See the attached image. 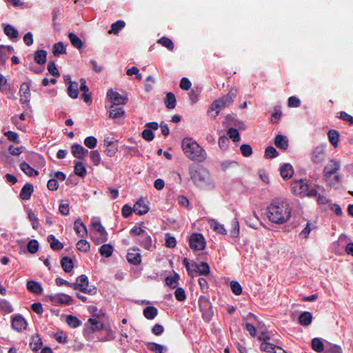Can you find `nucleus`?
<instances>
[{"label": "nucleus", "instance_id": "34", "mask_svg": "<svg viewBox=\"0 0 353 353\" xmlns=\"http://www.w3.org/2000/svg\"><path fill=\"white\" fill-rule=\"evenodd\" d=\"M74 173L76 175L81 177H84L86 175V168L82 162L78 161L75 163Z\"/></svg>", "mask_w": 353, "mask_h": 353}, {"label": "nucleus", "instance_id": "36", "mask_svg": "<svg viewBox=\"0 0 353 353\" xmlns=\"http://www.w3.org/2000/svg\"><path fill=\"white\" fill-rule=\"evenodd\" d=\"M88 323L90 325V330L92 332L99 331L103 329V323L95 318H90Z\"/></svg>", "mask_w": 353, "mask_h": 353}, {"label": "nucleus", "instance_id": "28", "mask_svg": "<svg viewBox=\"0 0 353 353\" xmlns=\"http://www.w3.org/2000/svg\"><path fill=\"white\" fill-rule=\"evenodd\" d=\"M0 310L4 314H8L13 312V308L10 302L7 300L0 299Z\"/></svg>", "mask_w": 353, "mask_h": 353}, {"label": "nucleus", "instance_id": "38", "mask_svg": "<svg viewBox=\"0 0 353 353\" xmlns=\"http://www.w3.org/2000/svg\"><path fill=\"white\" fill-rule=\"evenodd\" d=\"M69 39L72 43V45L77 48V49H80L83 46L82 41L73 32H70L68 34Z\"/></svg>", "mask_w": 353, "mask_h": 353}, {"label": "nucleus", "instance_id": "30", "mask_svg": "<svg viewBox=\"0 0 353 353\" xmlns=\"http://www.w3.org/2000/svg\"><path fill=\"white\" fill-rule=\"evenodd\" d=\"M21 170L28 176H32L38 175L39 172L30 167L27 163L23 162L20 164Z\"/></svg>", "mask_w": 353, "mask_h": 353}, {"label": "nucleus", "instance_id": "14", "mask_svg": "<svg viewBox=\"0 0 353 353\" xmlns=\"http://www.w3.org/2000/svg\"><path fill=\"white\" fill-rule=\"evenodd\" d=\"M74 230L76 234L81 237L87 236V229L85 225L83 224L81 219L75 220L74 223Z\"/></svg>", "mask_w": 353, "mask_h": 353}, {"label": "nucleus", "instance_id": "24", "mask_svg": "<svg viewBox=\"0 0 353 353\" xmlns=\"http://www.w3.org/2000/svg\"><path fill=\"white\" fill-rule=\"evenodd\" d=\"M48 241L50 245V248L54 251L60 250L63 248V243H61L52 234H50L48 236Z\"/></svg>", "mask_w": 353, "mask_h": 353}, {"label": "nucleus", "instance_id": "4", "mask_svg": "<svg viewBox=\"0 0 353 353\" xmlns=\"http://www.w3.org/2000/svg\"><path fill=\"white\" fill-rule=\"evenodd\" d=\"M190 177L193 183L201 188H205L212 185L209 173L203 168L192 170L190 171Z\"/></svg>", "mask_w": 353, "mask_h": 353}, {"label": "nucleus", "instance_id": "39", "mask_svg": "<svg viewBox=\"0 0 353 353\" xmlns=\"http://www.w3.org/2000/svg\"><path fill=\"white\" fill-rule=\"evenodd\" d=\"M113 252V247L110 244H104L99 248V253L105 257H110Z\"/></svg>", "mask_w": 353, "mask_h": 353}, {"label": "nucleus", "instance_id": "3", "mask_svg": "<svg viewBox=\"0 0 353 353\" xmlns=\"http://www.w3.org/2000/svg\"><path fill=\"white\" fill-rule=\"evenodd\" d=\"M291 190L295 195L300 196H316L317 191L309 186L303 179L296 180L291 183Z\"/></svg>", "mask_w": 353, "mask_h": 353}, {"label": "nucleus", "instance_id": "15", "mask_svg": "<svg viewBox=\"0 0 353 353\" xmlns=\"http://www.w3.org/2000/svg\"><path fill=\"white\" fill-rule=\"evenodd\" d=\"M149 208L143 199L138 200L133 206V212L139 215L146 214Z\"/></svg>", "mask_w": 353, "mask_h": 353}, {"label": "nucleus", "instance_id": "49", "mask_svg": "<svg viewBox=\"0 0 353 353\" xmlns=\"http://www.w3.org/2000/svg\"><path fill=\"white\" fill-rule=\"evenodd\" d=\"M279 156V152L273 146H268L265 150V157L272 159Z\"/></svg>", "mask_w": 353, "mask_h": 353}, {"label": "nucleus", "instance_id": "61", "mask_svg": "<svg viewBox=\"0 0 353 353\" xmlns=\"http://www.w3.org/2000/svg\"><path fill=\"white\" fill-rule=\"evenodd\" d=\"M274 347L275 345L268 341H263L261 344L260 348L263 352H272Z\"/></svg>", "mask_w": 353, "mask_h": 353}, {"label": "nucleus", "instance_id": "63", "mask_svg": "<svg viewBox=\"0 0 353 353\" xmlns=\"http://www.w3.org/2000/svg\"><path fill=\"white\" fill-rule=\"evenodd\" d=\"M90 158L95 165H97L101 161V156L97 150L90 152Z\"/></svg>", "mask_w": 353, "mask_h": 353}, {"label": "nucleus", "instance_id": "6", "mask_svg": "<svg viewBox=\"0 0 353 353\" xmlns=\"http://www.w3.org/2000/svg\"><path fill=\"white\" fill-rule=\"evenodd\" d=\"M106 97L113 105H123L128 101L127 94L124 92L119 93L117 90H108Z\"/></svg>", "mask_w": 353, "mask_h": 353}, {"label": "nucleus", "instance_id": "52", "mask_svg": "<svg viewBox=\"0 0 353 353\" xmlns=\"http://www.w3.org/2000/svg\"><path fill=\"white\" fill-rule=\"evenodd\" d=\"M228 135L234 142H238L240 141V135L236 128H229L228 130Z\"/></svg>", "mask_w": 353, "mask_h": 353}, {"label": "nucleus", "instance_id": "13", "mask_svg": "<svg viewBox=\"0 0 353 353\" xmlns=\"http://www.w3.org/2000/svg\"><path fill=\"white\" fill-rule=\"evenodd\" d=\"M71 152L73 156L77 159H83L89 152L87 149L79 144L72 145Z\"/></svg>", "mask_w": 353, "mask_h": 353}, {"label": "nucleus", "instance_id": "35", "mask_svg": "<svg viewBox=\"0 0 353 353\" xmlns=\"http://www.w3.org/2000/svg\"><path fill=\"white\" fill-rule=\"evenodd\" d=\"M312 347L315 352L321 353L324 350V344L321 339L314 338L312 341Z\"/></svg>", "mask_w": 353, "mask_h": 353}, {"label": "nucleus", "instance_id": "7", "mask_svg": "<svg viewBox=\"0 0 353 353\" xmlns=\"http://www.w3.org/2000/svg\"><path fill=\"white\" fill-rule=\"evenodd\" d=\"M189 243L190 248L194 250H202L205 247V241L201 234H193L191 235Z\"/></svg>", "mask_w": 353, "mask_h": 353}, {"label": "nucleus", "instance_id": "53", "mask_svg": "<svg viewBox=\"0 0 353 353\" xmlns=\"http://www.w3.org/2000/svg\"><path fill=\"white\" fill-rule=\"evenodd\" d=\"M235 96H236V94L234 93L230 92L227 95L219 99V100L221 101V103H223V104L225 107H227L228 105H229L230 104L232 103Z\"/></svg>", "mask_w": 353, "mask_h": 353}, {"label": "nucleus", "instance_id": "22", "mask_svg": "<svg viewBox=\"0 0 353 353\" xmlns=\"http://www.w3.org/2000/svg\"><path fill=\"white\" fill-rule=\"evenodd\" d=\"M28 290L34 294H40L43 291V288L39 282L34 281H29L27 283Z\"/></svg>", "mask_w": 353, "mask_h": 353}, {"label": "nucleus", "instance_id": "51", "mask_svg": "<svg viewBox=\"0 0 353 353\" xmlns=\"http://www.w3.org/2000/svg\"><path fill=\"white\" fill-rule=\"evenodd\" d=\"M28 250L31 254H35L39 250V243L37 240H30L27 245Z\"/></svg>", "mask_w": 353, "mask_h": 353}, {"label": "nucleus", "instance_id": "2", "mask_svg": "<svg viewBox=\"0 0 353 353\" xmlns=\"http://www.w3.org/2000/svg\"><path fill=\"white\" fill-rule=\"evenodd\" d=\"M287 213V203L280 199H276L268 207V218L270 221L275 223L285 222V216Z\"/></svg>", "mask_w": 353, "mask_h": 353}, {"label": "nucleus", "instance_id": "50", "mask_svg": "<svg viewBox=\"0 0 353 353\" xmlns=\"http://www.w3.org/2000/svg\"><path fill=\"white\" fill-rule=\"evenodd\" d=\"M90 248V245L86 240H80L77 243V248L81 252H87Z\"/></svg>", "mask_w": 353, "mask_h": 353}, {"label": "nucleus", "instance_id": "25", "mask_svg": "<svg viewBox=\"0 0 353 353\" xmlns=\"http://www.w3.org/2000/svg\"><path fill=\"white\" fill-rule=\"evenodd\" d=\"M47 52L44 50H38L34 53V59L36 63L43 65L46 62Z\"/></svg>", "mask_w": 353, "mask_h": 353}, {"label": "nucleus", "instance_id": "31", "mask_svg": "<svg viewBox=\"0 0 353 353\" xmlns=\"http://www.w3.org/2000/svg\"><path fill=\"white\" fill-rule=\"evenodd\" d=\"M4 33L10 39H15L19 37L18 30L9 24L4 27Z\"/></svg>", "mask_w": 353, "mask_h": 353}, {"label": "nucleus", "instance_id": "54", "mask_svg": "<svg viewBox=\"0 0 353 353\" xmlns=\"http://www.w3.org/2000/svg\"><path fill=\"white\" fill-rule=\"evenodd\" d=\"M188 97L192 102V103H196L199 101V97L200 95L199 90H188Z\"/></svg>", "mask_w": 353, "mask_h": 353}, {"label": "nucleus", "instance_id": "29", "mask_svg": "<svg viewBox=\"0 0 353 353\" xmlns=\"http://www.w3.org/2000/svg\"><path fill=\"white\" fill-rule=\"evenodd\" d=\"M157 309L153 306L146 307L143 310L144 316L149 320L154 319L157 316Z\"/></svg>", "mask_w": 353, "mask_h": 353}, {"label": "nucleus", "instance_id": "19", "mask_svg": "<svg viewBox=\"0 0 353 353\" xmlns=\"http://www.w3.org/2000/svg\"><path fill=\"white\" fill-rule=\"evenodd\" d=\"M208 223L210 226V228L215 231L216 232L221 234H226L227 230L225 228L224 225L223 224H221L217 221L214 219H210L208 221Z\"/></svg>", "mask_w": 353, "mask_h": 353}, {"label": "nucleus", "instance_id": "46", "mask_svg": "<svg viewBox=\"0 0 353 353\" xmlns=\"http://www.w3.org/2000/svg\"><path fill=\"white\" fill-rule=\"evenodd\" d=\"M20 101L22 104H28L30 99V90H19Z\"/></svg>", "mask_w": 353, "mask_h": 353}, {"label": "nucleus", "instance_id": "45", "mask_svg": "<svg viewBox=\"0 0 353 353\" xmlns=\"http://www.w3.org/2000/svg\"><path fill=\"white\" fill-rule=\"evenodd\" d=\"M71 285H72L71 287L74 290H79L83 292L88 293L90 294H92L95 293V289H89L88 290L86 288H84L83 284H80V283H78L77 281L74 283H71Z\"/></svg>", "mask_w": 353, "mask_h": 353}, {"label": "nucleus", "instance_id": "23", "mask_svg": "<svg viewBox=\"0 0 353 353\" xmlns=\"http://www.w3.org/2000/svg\"><path fill=\"white\" fill-rule=\"evenodd\" d=\"M312 321V315L310 312L301 313L299 317V322L303 326H308Z\"/></svg>", "mask_w": 353, "mask_h": 353}, {"label": "nucleus", "instance_id": "40", "mask_svg": "<svg viewBox=\"0 0 353 353\" xmlns=\"http://www.w3.org/2000/svg\"><path fill=\"white\" fill-rule=\"evenodd\" d=\"M328 137L330 142L332 143V145L336 148L338 145V141H339V132L335 130H331L328 132Z\"/></svg>", "mask_w": 353, "mask_h": 353}, {"label": "nucleus", "instance_id": "8", "mask_svg": "<svg viewBox=\"0 0 353 353\" xmlns=\"http://www.w3.org/2000/svg\"><path fill=\"white\" fill-rule=\"evenodd\" d=\"M50 301L54 305H70L72 304V298L65 294H55L49 296Z\"/></svg>", "mask_w": 353, "mask_h": 353}, {"label": "nucleus", "instance_id": "37", "mask_svg": "<svg viewBox=\"0 0 353 353\" xmlns=\"http://www.w3.org/2000/svg\"><path fill=\"white\" fill-rule=\"evenodd\" d=\"M274 144L280 149L285 150L287 149V141L283 135L278 134L274 139Z\"/></svg>", "mask_w": 353, "mask_h": 353}, {"label": "nucleus", "instance_id": "64", "mask_svg": "<svg viewBox=\"0 0 353 353\" xmlns=\"http://www.w3.org/2000/svg\"><path fill=\"white\" fill-rule=\"evenodd\" d=\"M242 154L245 157H249L252 153V148L250 145L243 144L240 148Z\"/></svg>", "mask_w": 353, "mask_h": 353}, {"label": "nucleus", "instance_id": "17", "mask_svg": "<svg viewBox=\"0 0 353 353\" xmlns=\"http://www.w3.org/2000/svg\"><path fill=\"white\" fill-rule=\"evenodd\" d=\"M192 266L196 268V271H197L201 275H208L210 274V266L205 262H201L200 264H197L196 263L192 262Z\"/></svg>", "mask_w": 353, "mask_h": 353}, {"label": "nucleus", "instance_id": "56", "mask_svg": "<svg viewBox=\"0 0 353 353\" xmlns=\"http://www.w3.org/2000/svg\"><path fill=\"white\" fill-rule=\"evenodd\" d=\"M97 140L95 137L90 136L88 137L84 140V144L86 147H88L90 149H92L95 148L97 145Z\"/></svg>", "mask_w": 353, "mask_h": 353}, {"label": "nucleus", "instance_id": "10", "mask_svg": "<svg viewBox=\"0 0 353 353\" xmlns=\"http://www.w3.org/2000/svg\"><path fill=\"white\" fill-rule=\"evenodd\" d=\"M325 159V147L317 146L313 151L312 160L314 163H321Z\"/></svg>", "mask_w": 353, "mask_h": 353}, {"label": "nucleus", "instance_id": "48", "mask_svg": "<svg viewBox=\"0 0 353 353\" xmlns=\"http://www.w3.org/2000/svg\"><path fill=\"white\" fill-rule=\"evenodd\" d=\"M67 323L72 327L76 328L81 325V321L79 319L72 315H68L66 317Z\"/></svg>", "mask_w": 353, "mask_h": 353}, {"label": "nucleus", "instance_id": "33", "mask_svg": "<svg viewBox=\"0 0 353 353\" xmlns=\"http://www.w3.org/2000/svg\"><path fill=\"white\" fill-rule=\"evenodd\" d=\"M157 43L162 45L163 47L168 48L169 50L172 51L174 48L173 41L168 37H162L160 38Z\"/></svg>", "mask_w": 353, "mask_h": 353}, {"label": "nucleus", "instance_id": "43", "mask_svg": "<svg viewBox=\"0 0 353 353\" xmlns=\"http://www.w3.org/2000/svg\"><path fill=\"white\" fill-rule=\"evenodd\" d=\"M147 347L154 353H163V351L165 349L164 346L152 342L148 343Z\"/></svg>", "mask_w": 353, "mask_h": 353}, {"label": "nucleus", "instance_id": "41", "mask_svg": "<svg viewBox=\"0 0 353 353\" xmlns=\"http://www.w3.org/2000/svg\"><path fill=\"white\" fill-rule=\"evenodd\" d=\"M66 53V49L62 42H59L53 46V54L55 57H59L61 54Z\"/></svg>", "mask_w": 353, "mask_h": 353}, {"label": "nucleus", "instance_id": "26", "mask_svg": "<svg viewBox=\"0 0 353 353\" xmlns=\"http://www.w3.org/2000/svg\"><path fill=\"white\" fill-rule=\"evenodd\" d=\"M165 106L168 109H173L176 106V97L172 92H168L164 99Z\"/></svg>", "mask_w": 353, "mask_h": 353}, {"label": "nucleus", "instance_id": "16", "mask_svg": "<svg viewBox=\"0 0 353 353\" xmlns=\"http://www.w3.org/2000/svg\"><path fill=\"white\" fill-rule=\"evenodd\" d=\"M115 106L116 105H110L108 107L109 109V117L110 119L120 118L125 114V111L123 108Z\"/></svg>", "mask_w": 353, "mask_h": 353}, {"label": "nucleus", "instance_id": "1", "mask_svg": "<svg viewBox=\"0 0 353 353\" xmlns=\"http://www.w3.org/2000/svg\"><path fill=\"white\" fill-rule=\"evenodd\" d=\"M181 147L185 156L192 161L201 163L207 158L204 148L192 138H184L181 142Z\"/></svg>", "mask_w": 353, "mask_h": 353}, {"label": "nucleus", "instance_id": "47", "mask_svg": "<svg viewBox=\"0 0 353 353\" xmlns=\"http://www.w3.org/2000/svg\"><path fill=\"white\" fill-rule=\"evenodd\" d=\"M179 279V276L178 274L167 276L165 279V283L170 288H175L176 287Z\"/></svg>", "mask_w": 353, "mask_h": 353}, {"label": "nucleus", "instance_id": "18", "mask_svg": "<svg viewBox=\"0 0 353 353\" xmlns=\"http://www.w3.org/2000/svg\"><path fill=\"white\" fill-rule=\"evenodd\" d=\"M93 229L99 233L102 242H105L108 241V233L105 229V228L101 225V223L99 221L93 222L92 223Z\"/></svg>", "mask_w": 353, "mask_h": 353}, {"label": "nucleus", "instance_id": "57", "mask_svg": "<svg viewBox=\"0 0 353 353\" xmlns=\"http://www.w3.org/2000/svg\"><path fill=\"white\" fill-rule=\"evenodd\" d=\"M21 85L20 88H30V87L37 85L32 81V80L29 79L26 77H22L21 78Z\"/></svg>", "mask_w": 353, "mask_h": 353}, {"label": "nucleus", "instance_id": "20", "mask_svg": "<svg viewBox=\"0 0 353 353\" xmlns=\"http://www.w3.org/2000/svg\"><path fill=\"white\" fill-rule=\"evenodd\" d=\"M33 185L30 183H26L21 189L20 192V197L23 200L30 199L32 193L33 192Z\"/></svg>", "mask_w": 353, "mask_h": 353}, {"label": "nucleus", "instance_id": "42", "mask_svg": "<svg viewBox=\"0 0 353 353\" xmlns=\"http://www.w3.org/2000/svg\"><path fill=\"white\" fill-rule=\"evenodd\" d=\"M42 344L41 339L38 335L33 336L30 343L31 349L34 351L38 350Z\"/></svg>", "mask_w": 353, "mask_h": 353}, {"label": "nucleus", "instance_id": "9", "mask_svg": "<svg viewBox=\"0 0 353 353\" xmlns=\"http://www.w3.org/2000/svg\"><path fill=\"white\" fill-rule=\"evenodd\" d=\"M12 326L15 330L21 332L26 328L27 322L22 316L15 315L12 319Z\"/></svg>", "mask_w": 353, "mask_h": 353}, {"label": "nucleus", "instance_id": "12", "mask_svg": "<svg viewBox=\"0 0 353 353\" xmlns=\"http://www.w3.org/2000/svg\"><path fill=\"white\" fill-rule=\"evenodd\" d=\"M225 108V106L219 99L211 104L208 114H211V117L213 119H215L219 114L220 111Z\"/></svg>", "mask_w": 353, "mask_h": 353}, {"label": "nucleus", "instance_id": "44", "mask_svg": "<svg viewBox=\"0 0 353 353\" xmlns=\"http://www.w3.org/2000/svg\"><path fill=\"white\" fill-rule=\"evenodd\" d=\"M316 227L314 224L308 222L304 229L300 232L299 235L303 239H306L308 237L310 232L312 230L316 229Z\"/></svg>", "mask_w": 353, "mask_h": 353}, {"label": "nucleus", "instance_id": "32", "mask_svg": "<svg viewBox=\"0 0 353 353\" xmlns=\"http://www.w3.org/2000/svg\"><path fill=\"white\" fill-rule=\"evenodd\" d=\"M61 264L63 270L66 272H71L73 268V261L68 256H65L61 259Z\"/></svg>", "mask_w": 353, "mask_h": 353}, {"label": "nucleus", "instance_id": "55", "mask_svg": "<svg viewBox=\"0 0 353 353\" xmlns=\"http://www.w3.org/2000/svg\"><path fill=\"white\" fill-rule=\"evenodd\" d=\"M232 228L230 231L231 236L237 237L239 234V223L236 219H234L232 222Z\"/></svg>", "mask_w": 353, "mask_h": 353}, {"label": "nucleus", "instance_id": "60", "mask_svg": "<svg viewBox=\"0 0 353 353\" xmlns=\"http://www.w3.org/2000/svg\"><path fill=\"white\" fill-rule=\"evenodd\" d=\"M48 70L52 76H60V73L54 61H50L48 63Z\"/></svg>", "mask_w": 353, "mask_h": 353}, {"label": "nucleus", "instance_id": "62", "mask_svg": "<svg viewBox=\"0 0 353 353\" xmlns=\"http://www.w3.org/2000/svg\"><path fill=\"white\" fill-rule=\"evenodd\" d=\"M117 151V147L110 142H108L107 148L105 150L106 155L108 157H113L116 154Z\"/></svg>", "mask_w": 353, "mask_h": 353}, {"label": "nucleus", "instance_id": "21", "mask_svg": "<svg viewBox=\"0 0 353 353\" xmlns=\"http://www.w3.org/2000/svg\"><path fill=\"white\" fill-rule=\"evenodd\" d=\"M137 241L146 250H150L152 246L151 237L146 232Z\"/></svg>", "mask_w": 353, "mask_h": 353}, {"label": "nucleus", "instance_id": "27", "mask_svg": "<svg viewBox=\"0 0 353 353\" xmlns=\"http://www.w3.org/2000/svg\"><path fill=\"white\" fill-rule=\"evenodd\" d=\"M125 23L123 20H119L111 25V28L108 31L109 34H117L125 27Z\"/></svg>", "mask_w": 353, "mask_h": 353}, {"label": "nucleus", "instance_id": "58", "mask_svg": "<svg viewBox=\"0 0 353 353\" xmlns=\"http://www.w3.org/2000/svg\"><path fill=\"white\" fill-rule=\"evenodd\" d=\"M230 288L234 294L236 295H239L242 292V288L239 282L232 281L230 283Z\"/></svg>", "mask_w": 353, "mask_h": 353}, {"label": "nucleus", "instance_id": "5", "mask_svg": "<svg viewBox=\"0 0 353 353\" xmlns=\"http://www.w3.org/2000/svg\"><path fill=\"white\" fill-rule=\"evenodd\" d=\"M340 168V163L339 161L332 159L329 161L323 170V176L326 181H329L332 176L334 174L336 181H339L340 177L337 174V172Z\"/></svg>", "mask_w": 353, "mask_h": 353}, {"label": "nucleus", "instance_id": "59", "mask_svg": "<svg viewBox=\"0 0 353 353\" xmlns=\"http://www.w3.org/2000/svg\"><path fill=\"white\" fill-rule=\"evenodd\" d=\"M176 299L179 301H183L186 299L185 290L182 288H178L174 292Z\"/></svg>", "mask_w": 353, "mask_h": 353}, {"label": "nucleus", "instance_id": "11", "mask_svg": "<svg viewBox=\"0 0 353 353\" xmlns=\"http://www.w3.org/2000/svg\"><path fill=\"white\" fill-rule=\"evenodd\" d=\"M127 260L129 263L137 265L141 262V255L139 252V250L133 249L129 251L126 256Z\"/></svg>", "mask_w": 353, "mask_h": 353}]
</instances>
